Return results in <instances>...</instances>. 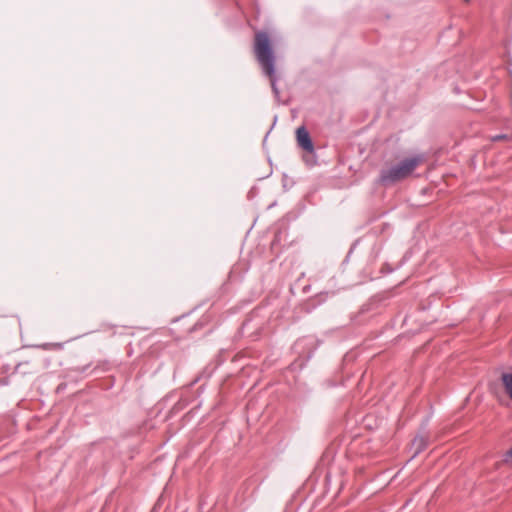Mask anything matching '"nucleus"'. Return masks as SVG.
I'll return each instance as SVG.
<instances>
[{"label": "nucleus", "mask_w": 512, "mask_h": 512, "mask_svg": "<svg viewBox=\"0 0 512 512\" xmlns=\"http://www.w3.org/2000/svg\"><path fill=\"white\" fill-rule=\"evenodd\" d=\"M503 138H506V136L505 135L497 136V139H503Z\"/></svg>", "instance_id": "nucleus-8"}, {"label": "nucleus", "mask_w": 512, "mask_h": 512, "mask_svg": "<svg viewBox=\"0 0 512 512\" xmlns=\"http://www.w3.org/2000/svg\"><path fill=\"white\" fill-rule=\"evenodd\" d=\"M49 346H52V344H44V345H42V348L47 349ZM53 346L58 347V348L62 347L61 344H53Z\"/></svg>", "instance_id": "nucleus-6"}, {"label": "nucleus", "mask_w": 512, "mask_h": 512, "mask_svg": "<svg viewBox=\"0 0 512 512\" xmlns=\"http://www.w3.org/2000/svg\"><path fill=\"white\" fill-rule=\"evenodd\" d=\"M296 137L298 145L302 149H304L307 152L314 151L313 142L311 140L308 130L304 126H301L296 130Z\"/></svg>", "instance_id": "nucleus-3"}, {"label": "nucleus", "mask_w": 512, "mask_h": 512, "mask_svg": "<svg viewBox=\"0 0 512 512\" xmlns=\"http://www.w3.org/2000/svg\"><path fill=\"white\" fill-rule=\"evenodd\" d=\"M253 51L263 73L270 79L273 92L278 95L277 78L275 76L276 58L269 35L264 31L255 34Z\"/></svg>", "instance_id": "nucleus-1"}, {"label": "nucleus", "mask_w": 512, "mask_h": 512, "mask_svg": "<svg viewBox=\"0 0 512 512\" xmlns=\"http://www.w3.org/2000/svg\"><path fill=\"white\" fill-rule=\"evenodd\" d=\"M423 161L424 156L417 154L397 163L386 164L380 170L377 182L385 187L392 186L408 178Z\"/></svg>", "instance_id": "nucleus-2"}, {"label": "nucleus", "mask_w": 512, "mask_h": 512, "mask_svg": "<svg viewBox=\"0 0 512 512\" xmlns=\"http://www.w3.org/2000/svg\"><path fill=\"white\" fill-rule=\"evenodd\" d=\"M501 380L506 393L512 400V373H503L501 375Z\"/></svg>", "instance_id": "nucleus-5"}, {"label": "nucleus", "mask_w": 512, "mask_h": 512, "mask_svg": "<svg viewBox=\"0 0 512 512\" xmlns=\"http://www.w3.org/2000/svg\"><path fill=\"white\" fill-rule=\"evenodd\" d=\"M506 456L512 458V447L507 451Z\"/></svg>", "instance_id": "nucleus-7"}, {"label": "nucleus", "mask_w": 512, "mask_h": 512, "mask_svg": "<svg viewBox=\"0 0 512 512\" xmlns=\"http://www.w3.org/2000/svg\"><path fill=\"white\" fill-rule=\"evenodd\" d=\"M412 446L414 448V457L421 453L427 447V441L422 436H417L413 439Z\"/></svg>", "instance_id": "nucleus-4"}]
</instances>
